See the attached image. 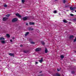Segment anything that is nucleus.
<instances>
[{
  "label": "nucleus",
  "instance_id": "nucleus-1",
  "mask_svg": "<svg viewBox=\"0 0 76 76\" xmlns=\"http://www.w3.org/2000/svg\"><path fill=\"white\" fill-rule=\"evenodd\" d=\"M18 21V18H13L12 20V22H16V21Z\"/></svg>",
  "mask_w": 76,
  "mask_h": 76
},
{
  "label": "nucleus",
  "instance_id": "nucleus-2",
  "mask_svg": "<svg viewBox=\"0 0 76 76\" xmlns=\"http://www.w3.org/2000/svg\"><path fill=\"white\" fill-rule=\"evenodd\" d=\"M41 50V48H37L35 50V51L36 52L39 51Z\"/></svg>",
  "mask_w": 76,
  "mask_h": 76
},
{
  "label": "nucleus",
  "instance_id": "nucleus-3",
  "mask_svg": "<svg viewBox=\"0 0 76 76\" xmlns=\"http://www.w3.org/2000/svg\"><path fill=\"white\" fill-rule=\"evenodd\" d=\"M70 9L71 10H75V9H76V7H73V8L72 7H70Z\"/></svg>",
  "mask_w": 76,
  "mask_h": 76
},
{
  "label": "nucleus",
  "instance_id": "nucleus-4",
  "mask_svg": "<svg viewBox=\"0 0 76 76\" xmlns=\"http://www.w3.org/2000/svg\"><path fill=\"white\" fill-rule=\"evenodd\" d=\"M28 19V17H25L23 18V20H26L27 19Z\"/></svg>",
  "mask_w": 76,
  "mask_h": 76
},
{
  "label": "nucleus",
  "instance_id": "nucleus-5",
  "mask_svg": "<svg viewBox=\"0 0 76 76\" xmlns=\"http://www.w3.org/2000/svg\"><path fill=\"white\" fill-rule=\"evenodd\" d=\"M16 15L18 17V18H21V16L19 14H16Z\"/></svg>",
  "mask_w": 76,
  "mask_h": 76
},
{
  "label": "nucleus",
  "instance_id": "nucleus-6",
  "mask_svg": "<svg viewBox=\"0 0 76 76\" xmlns=\"http://www.w3.org/2000/svg\"><path fill=\"white\" fill-rule=\"evenodd\" d=\"M16 15L18 17V18H21V16L19 14H16Z\"/></svg>",
  "mask_w": 76,
  "mask_h": 76
},
{
  "label": "nucleus",
  "instance_id": "nucleus-7",
  "mask_svg": "<svg viewBox=\"0 0 76 76\" xmlns=\"http://www.w3.org/2000/svg\"><path fill=\"white\" fill-rule=\"evenodd\" d=\"M7 18H3V21H5V20H7Z\"/></svg>",
  "mask_w": 76,
  "mask_h": 76
},
{
  "label": "nucleus",
  "instance_id": "nucleus-8",
  "mask_svg": "<svg viewBox=\"0 0 76 76\" xmlns=\"http://www.w3.org/2000/svg\"><path fill=\"white\" fill-rule=\"evenodd\" d=\"M5 39L4 37H1L0 38V40H1V41H3Z\"/></svg>",
  "mask_w": 76,
  "mask_h": 76
},
{
  "label": "nucleus",
  "instance_id": "nucleus-9",
  "mask_svg": "<svg viewBox=\"0 0 76 76\" xmlns=\"http://www.w3.org/2000/svg\"><path fill=\"white\" fill-rule=\"evenodd\" d=\"M9 56H12V57H14V54L12 53H10L9 54Z\"/></svg>",
  "mask_w": 76,
  "mask_h": 76
},
{
  "label": "nucleus",
  "instance_id": "nucleus-10",
  "mask_svg": "<svg viewBox=\"0 0 76 76\" xmlns=\"http://www.w3.org/2000/svg\"><path fill=\"white\" fill-rule=\"evenodd\" d=\"M43 61V59H42V58H41V60H39V61L40 63H42V61Z\"/></svg>",
  "mask_w": 76,
  "mask_h": 76
},
{
  "label": "nucleus",
  "instance_id": "nucleus-11",
  "mask_svg": "<svg viewBox=\"0 0 76 76\" xmlns=\"http://www.w3.org/2000/svg\"><path fill=\"white\" fill-rule=\"evenodd\" d=\"M29 24L30 25H34V24H35V23L34 22H29Z\"/></svg>",
  "mask_w": 76,
  "mask_h": 76
},
{
  "label": "nucleus",
  "instance_id": "nucleus-12",
  "mask_svg": "<svg viewBox=\"0 0 76 76\" xmlns=\"http://www.w3.org/2000/svg\"><path fill=\"white\" fill-rule=\"evenodd\" d=\"M63 22H64V23H67V21H66V20L64 19V20H63Z\"/></svg>",
  "mask_w": 76,
  "mask_h": 76
},
{
  "label": "nucleus",
  "instance_id": "nucleus-13",
  "mask_svg": "<svg viewBox=\"0 0 76 76\" xmlns=\"http://www.w3.org/2000/svg\"><path fill=\"white\" fill-rule=\"evenodd\" d=\"M1 43L2 44H5V41L4 40H2L1 41Z\"/></svg>",
  "mask_w": 76,
  "mask_h": 76
},
{
  "label": "nucleus",
  "instance_id": "nucleus-14",
  "mask_svg": "<svg viewBox=\"0 0 76 76\" xmlns=\"http://www.w3.org/2000/svg\"><path fill=\"white\" fill-rule=\"evenodd\" d=\"M73 37H73V35L70 36L69 37V38L70 39H72V38H73Z\"/></svg>",
  "mask_w": 76,
  "mask_h": 76
},
{
  "label": "nucleus",
  "instance_id": "nucleus-15",
  "mask_svg": "<svg viewBox=\"0 0 76 76\" xmlns=\"http://www.w3.org/2000/svg\"><path fill=\"white\" fill-rule=\"evenodd\" d=\"M55 76H60V74L58 73H57L56 74Z\"/></svg>",
  "mask_w": 76,
  "mask_h": 76
},
{
  "label": "nucleus",
  "instance_id": "nucleus-16",
  "mask_svg": "<svg viewBox=\"0 0 76 76\" xmlns=\"http://www.w3.org/2000/svg\"><path fill=\"white\" fill-rule=\"evenodd\" d=\"M45 53H48V50H47V49L45 48Z\"/></svg>",
  "mask_w": 76,
  "mask_h": 76
},
{
  "label": "nucleus",
  "instance_id": "nucleus-17",
  "mask_svg": "<svg viewBox=\"0 0 76 76\" xmlns=\"http://www.w3.org/2000/svg\"><path fill=\"white\" fill-rule=\"evenodd\" d=\"M10 15V14H7V15H6V16H7V17H9Z\"/></svg>",
  "mask_w": 76,
  "mask_h": 76
},
{
  "label": "nucleus",
  "instance_id": "nucleus-18",
  "mask_svg": "<svg viewBox=\"0 0 76 76\" xmlns=\"http://www.w3.org/2000/svg\"><path fill=\"white\" fill-rule=\"evenodd\" d=\"M6 36L7 37H8L9 38L10 37V35L9 34H7Z\"/></svg>",
  "mask_w": 76,
  "mask_h": 76
},
{
  "label": "nucleus",
  "instance_id": "nucleus-19",
  "mask_svg": "<svg viewBox=\"0 0 76 76\" xmlns=\"http://www.w3.org/2000/svg\"><path fill=\"white\" fill-rule=\"evenodd\" d=\"M28 34H29V32H26V33L25 34V35L26 36V35H28Z\"/></svg>",
  "mask_w": 76,
  "mask_h": 76
},
{
  "label": "nucleus",
  "instance_id": "nucleus-20",
  "mask_svg": "<svg viewBox=\"0 0 76 76\" xmlns=\"http://www.w3.org/2000/svg\"><path fill=\"white\" fill-rule=\"evenodd\" d=\"M61 58H64V56L63 55L61 56Z\"/></svg>",
  "mask_w": 76,
  "mask_h": 76
},
{
  "label": "nucleus",
  "instance_id": "nucleus-21",
  "mask_svg": "<svg viewBox=\"0 0 76 76\" xmlns=\"http://www.w3.org/2000/svg\"><path fill=\"white\" fill-rule=\"evenodd\" d=\"M30 43L32 44H35V42H31Z\"/></svg>",
  "mask_w": 76,
  "mask_h": 76
},
{
  "label": "nucleus",
  "instance_id": "nucleus-22",
  "mask_svg": "<svg viewBox=\"0 0 76 76\" xmlns=\"http://www.w3.org/2000/svg\"><path fill=\"white\" fill-rule=\"evenodd\" d=\"M53 13H57V11L56 10H55L53 11Z\"/></svg>",
  "mask_w": 76,
  "mask_h": 76
},
{
  "label": "nucleus",
  "instance_id": "nucleus-23",
  "mask_svg": "<svg viewBox=\"0 0 76 76\" xmlns=\"http://www.w3.org/2000/svg\"><path fill=\"white\" fill-rule=\"evenodd\" d=\"M23 52L24 53H27V52H28V51L26 50H24L23 51Z\"/></svg>",
  "mask_w": 76,
  "mask_h": 76
},
{
  "label": "nucleus",
  "instance_id": "nucleus-24",
  "mask_svg": "<svg viewBox=\"0 0 76 76\" xmlns=\"http://www.w3.org/2000/svg\"><path fill=\"white\" fill-rule=\"evenodd\" d=\"M63 2L64 3H65L66 2V1L65 0H64L63 1Z\"/></svg>",
  "mask_w": 76,
  "mask_h": 76
},
{
  "label": "nucleus",
  "instance_id": "nucleus-25",
  "mask_svg": "<svg viewBox=\"0 0 76 76\" xmlns=\"http://www.w3.org/2000/svg\"><path fill=\"white\" fill-rule=\"evenodd\" d=\"M42 45H44V44H45V43H44V42H42Z\"/></svg>",
  "mask_w": 76,
  "mask_h": 76
},
{
  "label": "nucleus",
  "instance_id": "nucleus-26",
  "mask_svg": "<svg viewBox=\"0 0 76 76\" xmlns=\"http://www.w3.org/2000/svg\"><path fill=\"white\" fill-rule=\"evenodd\" d=\"M21 1H22V2L23 3H24V2H25V0H22Z\"/></svg>",
  "mask_w": 76,
  "mask_h": 76
},
{
  "label": "nucleus",
  "instance_id": "nucleus-27",
  "mask_svg": "<svg viewBox=\"0 0 76 76\" xmlns=\"http://www.w3.org/2000/svg\"><path fill=\"white\" fill-rule=\"evenodd\" d=\"M73 20H74V21L76 22V18L73 19Z\"/></svg>",
  "mask_w": 76,
  "mask_h": 76
},
{
  "label": "nucleus",
  "instance_id": "nucleus-28",
  "mask_svg": "<svg viewBox=\"0 0 76 76\" xmlns=\"http://www.w3.org/2000/svg\"><path fill=\"white\" fill-rule=\"evenodd\" d=\"M60 70H61V69H57V71L58 72H59V71H60Z\"/></svg>",
  "mask_w": 76,
  "mask_h": 76
},
{
  "label": "nucleus",
  "instance_id": "nucleus-29",
  "mask_svg": "<svg viewBox=\"0 0 76 76\" xmlns=\"http://www.w3.org/2000/svg\"><path fill=\"white\" fill-rule=\"evenodd\" d=\"M71 73L72 74H74V73H75V72L73 71H72L71 72Z\"/></svg>",
  "mask_w": 76,
  "mask_h": 76
},
{
  "label": "nucleus",
  "instance_id": "nucleus-30",
  "mask_svg": "<svg viewBox=\"0 0 76 76\" xmlns=\"http://www.w3.org/2000/svg\"><path fill=\"white\" fill-rule=\"evenodd\" d=\"M70 16H73L74 15L72 14H70Z\"/></svg>",
  "mask_w": 76,
  "mask_h": 76
},
{
  "label": "nucleus",
  "instance_id": "nucleus-31",
  "mask_svg": "<svg viewBox=\"0 0 76 76\" xmlns=\"http://www.w3.org/2000/svg\"><path fill=\"white\" fill-rule=\"evenodd\" d=\"M30 30H31V31H33V30H34V28H30Z\"/></svg>",
  "mask_w": 76,
  "mask_h": 76
},
{
  "label": "nucleus",
  "instance_id": "nucleus-32",
  "mask_svg": "<svg viewBox=\"0 0 76 76\" xmlns=\"http://www.w3.org/2000/svg\"><path fill=\"white\" fill-rule=\"evenodd\" d=\"M7 5H4V7H7Z\"/></svg>",
  "mask_w": 76,
  "mask_h": 76
},
{
  "label": "nucleus",
  "instance_id": "nucleus-33",
  "mask_svg": "<svg viewBox=\"0 0 76 76\" xmlns=\"http://www.w3.org/2000/svg\"><path fill=\"white\" fill-rule=\"evenodd\" d=\"M10 42H12V40L10 39Z\"/></svg>",
  "mask_w": 76,
  "mask_h": 76
},
{
  "label": "nucleus",
  "instance_id": "nucleus-34",
  "mask_svg": "<svg viewBox=\"0 0 76 76\" xmlns=\"http://www.w3.org/2000/svg\"><path fill=\"white\" fill-rule=\"evenodd\" d=\"M38 62H36V64H38Z\"/></svg>",
  "mask_w": 76,
  "mask_h": 76
},
{
  "label": "nucleus",
  "instance_id": "nucleus-35",
  "mask_svg": "<svg viewBox=\"0 0 76 76\" xmlns=\"http://www.w3.org/2000/svg\"><path fill=\"white\" fill-rule=\"evenodd\" d=\"M69 5H68V6H67V5H66V6H65V7H69Z\"/></svg>",
  "mask_w": 76,
  "mask_h": 76
},
{
  "label": "nucleus",
  "instance_id": "nucleus-36",
  "mask_svg": "<svg viewBox=\"0 0 76 76\" xmlns=\"http://www.w3.org/2000/svg\"><path fill=\"white\" fill-rule=\"evenodd\" d=\"M31 41V39H29V41Z\"/></svg>",
  "mask_w": 76,
  "mask_h": 76
},
{
  "label": "nucleus",
  "instance_id": "nucleus-37",
  "mask_svg": "<svg viewBox=\"0 0 76 76\" xmlns=\"http://www.w3.org/2000/svg\"><path fill=\"white\" fill-rule=\"evenodd\" d=\"M12 39H15V37H12Z\"/></svg>",
  "mask_w": 76,
  "mask_h": 76
},
{
  "label": "nucleus",
  "instance_id": "nucleus-38",
  "mask_svg": "<svg viewBox=\"0 0 76 76\" xmlns=\"http://www.w3.org/2000/svg\"><path fill=\"white\" fill-rule=\"evenodd\" d=\"M26 25H28V23H26Z\"/></svg>",
  "mask_w": 76,
  "mask_h": 76
},
{
  "label": "nucleus",
  "instance_id": "nucleus-39",
  "mask_svg": "<svg viewBox=\"0 0 76 76\" xmlns=\"http://www.w3.org/2000/svg\"><path fill=\"white\" fill-rule=\"evenodd\" d=\"M20 47H22V45H20Z\"/></svg>",
  "mask_w": 76,
  "mask_h": 76
},
{
  "label": "nucleus",
  "instance_id": "nucleus-40",
  "mask_svg": "<svg viewBox=\"0 0 76 76\" xmlns=\"http://www.w3.org/2000/svg\"><path fill=\"white\" fill-rule=\"evenodd\" d=\"M39 73H42V71H40Z\"/></svg>",
  "mask_w": 76,
  "mask_h": 76
},
{
  "label": "nucleus",
  "instance_id": "nucleus-41",
  "mask_svg": "<svg viewBox=\"0 0 76 76\" xmlns=\"http://www.w3.org/2000/svg\"><path fill=\"white\" fill-rule=\"evenodd\" d=\"M71 23L70 22H69V23Z\"/></svg>",
  "mask_w": 76,
  "mask_h": 76
},
{
  "label": "nucleus",
  "instance_id": "nucleus-42",
  "mask_svg": "<svg viewBox=\"0 0 76 76\" xmlns=\"http://www.w3.org/2000/svg\"><path fill=\"white\" fill-rule=\"evenodd\" d=\"M74 51L75 53H76V51Z\"/></svg>",
  "mask_w": 76,
  "mask_h": 76
}]
</instances>
